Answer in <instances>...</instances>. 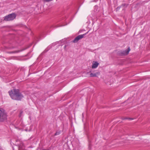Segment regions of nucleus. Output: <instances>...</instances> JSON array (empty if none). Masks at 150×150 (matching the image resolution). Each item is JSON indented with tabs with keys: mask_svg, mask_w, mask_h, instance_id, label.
I'll return each instance as SVG.
<instances>
[{
	"mask_svg": "<svg viewBox=\"0 0 150 150\" xmlns=\"http://www.w3.org/2000/svg\"><path fill=\"white\" fill-rule=\"evenodd\" d=\"M16 17V15L14 13H12L4 17V20L6 21H10L13 20Z\"/></svg>",
	"mask_w": 150,
	"mask_h": 150,
	"instance_id": "nucleus-3",
	"label": "nucleus"
},
{
	"mask_svg": "<svg viewBox=\"0 0 150 150\" xmlns=\"http://www.w3.org/2000/svg\"><path fill=\"white\" fill-rule=\"evenodd\" d=\"M66 45H65L64 46V48H66Z\"/></svg>",
	"mask_w": 150,
	"mask_h": 150,
	"instance_id": "nucleus-14",
	"label": "nucleus"
},
{
	"mask_svg": "<svg viewBox=\"0 0 150 150\" xmlns=\"http://www.w3.org/2000/svg\"><path fill=\"white\" fill-rule=\"evenodd\" d=\"M99 65V63L97 62L93 61L92 64V68L93 69L96 68Z\"/></svg>",
	"mask_w": 150,
	"mask_h": 150,
	"instance_id": "nucleus-6",
	"label": "nucleus"
},
{
	"mask_svg": "<svg viewBox=\"0 0 150 150\" xmlns=\"http://www.w3.org/2000/svg\"><path fill=\"white\" fill-rule=\"evenodd\" d=\"M13 150H15L14 148H13Z\"/></svg>",
	"mask_w": 150,
	"mask_h": 150,
	"instance_id": "nucleus-15",
	"label": "nucleus"
},
{
	"mask_svg": "<svg viewBox=\"0 0 150 150\" xmlns=\"http://www.w3.org/2000/svg\"><path fill=\"white\" fill-rule=\"evenodd\" d=\"M19 51H15L10 52V53H16L18 52Z\"/></svg>",
	"mask_w": 150,
	"mask_h": 150,
	"instance_id": "nucleus-11",
	"label": "nucleus"
},
{
	"mask_svg": "<svg viewBox=\"0 0 150 150\" xmlns=\"http://www.w3.org/2000/svg\"><path fill=\"white\" fill-rule=\"evenodd\" d=\"M130 51V49L129 47H128L127 49L122 51L121 52V54L122 55H127L128 54Z\"/></svg>",
	"mask_w": 150,
	"mask_h": 150,
	"instance_id": "nucleus-5",
	"label": "nucleus"
},
{
	"mask_svg": "<svg viewBox=\"0 0 150 150\" xmlns=\"http://www.w3.org/2000/svg\"><path fill=\"white\" fill-rule=\"evenodd\" d=\"M7 117L4 110L2 108H0V121H3L6 119Z\"/></svg>",
	"mask_w": 150,
	"mask_h": 150,
	"instance_id": "nucleus-2",
	"label": "nucleus"
},
{
	"mask_svg": "<svg viewBox=\"0 0 150 150\" xmlns=\"http://www.w3.org/2000/svg\"><path fill=\"white\" fill-rule=\"evenodd\" d=\"M86 34V33H85L81 35L78 36L76 37L73 40V42L74 43L77 42L79 40L83 38Z\"/></svg>",
	"mask_w": 150,
	"mask_h": 150,
	"instance_id": "nucleus-4",
	"label": "nucleus"
},
{
	"mask_svg": "<svg viewBox=\"0 0 150 150\" xmlns=\"http://www.w3.org/2000/svg\"><path fill=\"white\" fill-rule=\"evenodd\" d=\"M61 131H57L56 132L55 134V135H58L61 133Z\"/></svg>",
	"mask_w": 150,
	"mask_h": 150,
	"instance_id": "nucleus-8",
	"label": "nucleus"
},
{
	"mask_svg": "<svg viewBox=\"0 0 150 150\" xmlns=\"http://www.w3.org/2000/svg\"><path fill=\"white\" fill-rule=\"evenodd\" d=\"M66 40L65 39H63L60 41L61 42H65Z\"/></svg>",
	"mask_w": 150,
	"mask_h": 150,
	"instance_id": "nucleus-9",
	"label": "nucleus"
},
{
	"mask_svg": "<svg viewBox=\"0 0 150 150\" xmlns=\"http://www.w3.org/2000/svg\"><path fill=\"white\" fill-rule=\"evenodd\" d=\"M120 7H117V9H120Z\"/></svg>",
	"mask_w": 150,
	"mask_h": 150,
	"instance_id": "nucleus-13",
	"label": "nucleus"
},
{
	"mask_svg": "<svg viewBox=\"0 0 150 150\" xmlns=\"http://www.w3.org/2000/svg\"><path fill=\"white\" fill-rule=\"evenodd\" d=\"M126 4H124L122 5V6H125Z\"/></svg>",
	"mask_w": 150,
	"mask_h": 150,
	"instance_id": "nucleus-12",
	"label": "nucleus"
},
{
	"mask_svg": "<svg viewBox=\"0 0 150 150\" xmlns=\"http://www.w3.org/2000/svg\"><path fill=\"white\" fill-rule=\"evenodd\" d=\"M124 119H129L130 120H133V119L130 118H124Z\"/></svg>",
	"mask_w": 150,
	"mask_h": 150,
	"instance_id": "nucleus-10",
	"label": "nucleus"
},
{
	"mask_svg": "<svg viewBox=\"0 0 150 150\" xmlns=\"http://www.w3.org/2000/svg\"><path fill=\"white\" fill-rule=\"evenodd\" d=\"M91 77H96V73H91L90 74Z\"/></svg>",
	"mask_w": 150,
	"mask_h": 150,
	"instance_id": "nucleus-7",
	"label": "nucleus"
},
{
	"mask_svg": "<svg viewBox=\"0 0 150 150\" xmlns=\"http://www.w3.org/2000/svg\"><path fill=\"white\" fill-rule=\"evenodd\" d=\"M9 95L12 99L16 100H21L23 96L19 92L18 89H13L8 92Z\"/></svg>",
	"mask_w": 150,
	"mask_h": 150,
	"instance_id": "nucleus-1",
	"label": "nucleus"
}]
</instances>
